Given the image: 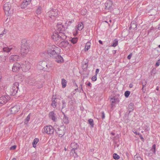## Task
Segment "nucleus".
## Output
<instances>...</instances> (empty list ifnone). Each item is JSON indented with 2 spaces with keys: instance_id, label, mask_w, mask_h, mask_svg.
Returning <instances> with one entry per match:
<instances>
[{
  "instance_id": "1",
  "label": "nucleus",
  "mask_w": 160,
  "mask_h": 160,
  "mask_svg": "<svg viewBox=\"0 0 160 160\" xmlns=\"http://www.w3.org/2000/svg\"><path fill=\"white\" fill-rule=\"evenodd\" d=\"M59 48L55 46H52L51 48L49 49L47 52H43L42 53V56H48L49 55L50 57L55 58L58 56L59 54L58 52Z\"/></svg>"
},
{
  "instance_id": "2",
  "label": "nucleus",
  "mask_w": 160,
  "mask_h": 160,
  "mask_svg": "<svg viewBox=\"0 0 160 160\" xmlns=\"http://www.w3.org/2000/svg\"><path fill=\"white\" fill-rule=\"evenodd\" d=\"M29 44L26 39H24L22 40L21 44V52L23 56L26 55L29 51Z\"/></svg>"
},
{
  "instance_id": "3",
  "label": "nucleus",
  "mask_w": 160,
  "mask_h": 160,
  "mask_svg": "<svg viewBox=\"0 0 160 160\" xmlns=\"http://www.w3.org/2000/svg\"><path fill=\"white\" fill-rule=\"evenodd\" d=\"M52 38L54 40L57 41L61 39H66L67 38V36L64 33L59 34L58 33L55 32H54L53 33Z\"/></svg>"
},
{
  "instance_id": "4",
  "label": "nucleus",
  "mask_w": 160,
  "mask_h": 160,
  "mask_svg": "<svg viewBox=\"0 0 160 160\" xmlns=\"http://www.w3.org/2000/svg\"><path fill=\"white\" fill-rule=\"evenodd\" d=\"M21 67L22 70L24 72L28 71L31 68L29 62L26 61H24L21 62Z\"/></svg>"
},
{
  "instance_id": "5",
  "label": "nucleus",
  "mask_w": 160,
  "mask_h": 160,
  "mask_svg": "<svg viewBox=\"0 0 160 160\" xmlns=\"http://www.w3.org/2000/svg\"><path fill=\"white\" fill-rule=\"evenodd\" d=\"M42 132L43 133H45L48 134H51L54 133V129L51 126H46L43 128Z\"/></svg>"
},
{
  "instance_id": "6",
  "label": "nucleus",
  "mask_w": 160,
  "mask_h": 160,
  "mask_svg": "<svg viewBox=\"0 0 160 160\" xmlns=\"http://www.w3.org/2000/svg\"><path fill=\"white\" fill-rule=\"evenodd\" d=\"M62 23L61 22L58 23L55 29L56 30L55 32L60 34L64 33L63 32L65 29V28Z\"/></svg>"
},
{
  "instance_id": "7",
  "label": "nucleus",
  "mask_w": 160,
  "mask_h": 160,
  "mask_svg": "<svg viewBox=\"0 0 160 160\" xmlns=\"http://www.w3.org/2000/svg\"><path fill=\"white\" fill-rule=\"evenodd\" d=\"M58 11L57 9H53L48 12V15L51 19L54 20L55 19V17L58 14Z\"/></svg>"
},
{
  "instance_id": "8",
  "label": "nucleus",
  "mask_w": 160,
  "mask_h": 160,
  "mask_svg": "<svg viewBox=\"0 0 160 160\" xmlns=\"http://www.w3.org/2000/svg\"><path fill=\"white\" fill-rule=\"evenodd\" d=\"M56 131L57 135H58L59 137H62L64 135L66 132V129L63 127H61L58 128L56 130Z\"/></svg>"
},
{
  "instance_id": "9",
  "label": "nucleus",
  "mask_w": 160,
  "mask_h": 160,
  "mask_svg": "<svg viewBox=\"0 0 160 160\" xmlns=\"http://www.w3.org/2000/svg\"><path fill=\"white\" fill-rule=\"evenodd\" d=\"M70 146L71 148H72L71 150L72 152V153L74 152V153L75 154V155L74 154L73 155L74 158L77 157L78 156L75 150L78 149L79 147L77 143L72 142Z\"/></svg>"
},
{
  "instance_id": "10",
  "label": "nucleus",
  "mask_w": 160,
  "mask_h": 160,
  "mask_svg": "<svg viewBox=\"0 0 160 160\" xmlns=\"http://www.w3.org/2000/svg\"><path fill=\"white\" fill-rule=\"evenodd\" d=\"M19 83L18 82H15L13 84V86L11 90L12 95H15L19 89Z\"/></svg>"
},
{
  "instance_id": "11",
  "label": "nucleus",
  "mask_w": 160,
  "mask_h": 160,
  "mask_svg": "<svg viewBox=\"0 0 160 160\" xmlns=\"http://www.w3.org/2000/svg\"><path fill=\"white\" fill-rule=\"evenodd\" d=\"M10 99V97L8 95L2 96L0 98V103L4 104Z\"/></svg>"
},
{
  "instance_id": "12",
  "label": "nucleus",
  "mask_w": 160,
  "mask_h": 160,
  "mask_svg": "<svg viewBox=\"0 0 160 160\" xmlns=\"http://www.w3.org/2000/svg\"><path fill=\"white\" fill-rule=\"evenodd\" d=\"M105 9L106 10H108L110 11H111L113 8L112 3V2L110 0L107 1V2L105 3Z\"/></svg>"
},
{
  "instance_id": "13",
  "label": "nucleus",
  "mask_w": 160,
  "mask_h": 160,
  "mask_svg": "<svg viewBox=\"0 0 160 160\" xmlns=\"http://www.w3.org/2000/svg\"><path fill=\"white\" fill-rule=\"evenodd\" d=\"M21 68V64L17 62L14 64L12 69L13 72H16L19 71Z\"/></svg>"
},
{
  "instance_id": "14",
  "label": "nucleus",
  "mask_w": 160,
  "mask_h": 160,
  "mask_svg": "<svg viewBox=\"0 0 160 160\" xmlns=\"http://www.w3.org/2000/svg\"><path fill=\"white\" fill-rule=\"evenodd\" d=\"M20 58L17 55H13L11 56L9 58L10 62H13L18 61L20 60Z\"/></svg>"
},
{
  "instance_id": "15",
  "label": "nucleus",
  "mask_w": 160,
  "mask_h": 160,
  "mask_svg": "<svg viewBox=\"0 0 160 160\" xmlns=\"http://www.w3.org/2000/svg\"><path fill=\"white\" fill-rule=\"evenodd\" d=\"M11 5L9 2L6 3L3 6V9L6 13L7 12L8 14L9 13V11L11 8Z\"/></svg>"
},
{
  "instance_id": "16",
  "label": "nucleus",
  "mask_w": 160,
  "mask_h": 160,
  "mask_svg": "<svg viewBox=\"0 0 160 160\" xmlns=\"http://www.w3.org/2000/svg\"><path fill=\"white\" fill-rule=\"evenodd\" d=\"M20 109L19 106L15 105L10 108L11 113L14 114L17 112Z\"/></svg>"
},
{
  "instance_id": "17",
  "label": "nucleus",
  "mask_w": 160,
  "mask_h": 160,
  "mask_svg": "<svg viewBox=\"0 0 160 160\" xmlns=\"http://www.w3.org/2000/svg\"><path fill=\"white\" fill-rule=\"evenodd\" d=\"M26 82L28 83L30 85H34L36 81L33 78L30 77H28L26 80Z\"/></svg>"
},
{
  "instance_id": "18",
  "label": "nucleus",
  "mask_w": 160,
  "mask_h": 160,
  "mask_svg": "<svg viewBox=\"0 0 160 160\" xmlns=\"http://www.w3.org/2000/svg\"><path fill=\"white\" fill-rule=\"evenodd\" d=\"M49 116L50 118L53 121H55L57 119L56 117V114L53 112L52 111L50 112L49 114Z\"/></svg>"
},
{
  "instance_id": "19",
  "label": "nucleus",
  "mask_w": 160,
  "mask_h": 160,
  "mask_svg": "<svg viewBox=\"0 0 160 160\" xmlns=\"http://www.w3.org/2000/svg\"><path fill=\"white\" fill-rule=\"evenodd\" d=\"M68 44L69 43L68 41L66 40H64L61 41L59 43V45L60 47L65 48L66 47Z\"/></svg>"
},
{
  "instance_id": "20",
  "label": "nucleus",
  "mask_w": 160,
  "mask_h": 160,
  "mask_svg": "<svg viewBox=\"0 0 160 160\" xmlns=\"http://www.w3.org/2000/svg\"><path fill=\"white\" fill-rule=\"evenodd\" d=\"M55 58L56 59V61L58 63H61L63 61V59L62 57L60 55H59V54H58V56Z\"/></svg>"
},
{
  "instance_id": "21",
  "label": "nucleus",
  "mask_w": 160,
  "mask_h": 160,
  "mask_svg": "<svg viewBox=\"0 0 160 160\" xmlns=\"http://www.w3.org/2000/svg\"><path fill=\"white\" fill-rule=\"evenodd\" d=\"M62 113L64 115L63 121L65 124H67L69 122L68 118L65 115V113L63 112H62Z\"/></svg>"
},
{
  "instance_id": "22",
  "label": "nucleus",
  "mask_w": 160,
  "mask_h": 160,
  "mask_svg": "<svg viewBox=\"0 0 160 160\" xmlns=\"http://www.w3.org/2000/svg\"><path fill=\"white\" fill-rule=\"evenodd\" d=\"M136 28L137 26L136 24V22L134 21L132 22L129 28V29H132L134 30L136 28Z\"/></svg>"
},
{
  "instance_id": "23",
  "label": "nucleus",
  "mask_w": 160,
  "mask_h": 160,
  "mask_svg": "<svg viewBox=\"0 0 160 160\" xmlns=\"http://www.w3.org/2000/svg\"><path fill=\"white\" fill-rule=\"evenodd\" d=\"M28 4H29L27 2H25L23 0L21 5V8H25Z\"/></svg>"
},
{
  "instance_id": "24",
  "label": "nucleus",
  "mask_w": 160,
  "mask_h": 160,
  "mask_svg": "<svg viewBox=\"0 0 160 160\" xmlns=\"http://www.w3.org/2000/svg\"><path fill=\"white\" fill-rule=\"evenodd\" d=\"M77 29L78 30H81L83 28V24L82 22H81L77 25Z\"/></svg>"
},
{
  "instance_id": "25",
  "label": "nucleus",
  "mask_w": 160,
  "mask_h": 160,
  "mask_svg": "<svg viewBox=\"0 0 160 160\" xmlns=\"http://www.w3.org/2000/svg\"><path fill=\"white\" fill-rule=\"evenodd\" d=\"M91 46V43L89 42H87L85 47V51H87L90 48Z\"/></svg>"
},
{
  "instance_id": "26",
  "label": "nucleus",
  "mask_w": 160,
  "mask_h": 160,
  "mask_svg": "<svg viewBox=\"0 0 160 160\" xmlns=\"http://www.w3.org/2000/svg\"><path fill=\"white\" fill-rule=\"evenodd\" d=\"M56 99V98H52V106L54 108L56 107L57 106L56 102L55 101Z\"/></svg>"
},
{
  "instance_id": "27",
  "label": "nucleus",
  "mask_w": 160,
  "mask_h": 160,
  "mask_svg": "<svg viewBox=\"0 0 160 160\" xmlns=\"http://www.w3.org/2000/svg\"><path fill=\"white\" fill-rule=\"evenodd\" d=\"M12 49V48H8V47H5L3 48V51L4 52H6L8 53L10 52Z\"/></svg>"
},
{
  "instance_id": "28",
  "label": "nucleus",
  "mask_w": 160,
  "mask_h": 160,
  "mask_svg": "<svg viewBox=\"0 0 160 160\" xmlns=\"http://www.w3.org/2000/svg\"><path fill=\"white\" fill-rule=\"evenodd\" d=\"M39 141V139L38 138H35L33 141L32 144L33 147L34 148H35L36 146V144Z\"/></svg>"
},
{
  "instance_id": "29",
  "label": "nucleus",
  "mask_w": 160,
  "mask_h": 160,
  "mask_svg": "<svg viewBox=\"0 0 160 160\" xmlns=\"http://www.w3.org/2000/svg\"><path fill=\"white\" fill-rule=\"evenodd\" d=\"M62 87L63 88H65L66 87L67 81L64 78H62Z\"/></svg>"
},
{
  "instance_id": "30",
  "label": "nucleus",
  "mask_w": 160,
  "mask_h": 160,
  "mask_svg": "<svg viewBox=\"0 0 160 160\" xmlns=\"http://www.w3.org/2000/svg\"><path fill=\"white\" fill-rule=\"evenodd\" d=\"M40 7H38L36 11L37 17L39 19V16L40 15Z\"/></svg>"
},
{
  "instance_id": "31",
  "label": "nucleus",
  "mask_w": 160,
  "mask_h": 160,
  "mask_svg": "<svg viewBox=\"0 0 160 160\" xmlns=\"http://www.w3.org/2000/svg\"><path fill=\"white\" fill-rule=\"evenodd\" d=\"M30 118V113L27 116L26 118L24 120L25 124H27L28 121H29Z\"/></svg>"
},
{
  "instance_id": "32",
  "label": "nucleus",
  "mask_w": 160,
  "mask_h": 160,
  "mask_svg": "<svg viewBox=\"0 0 160 160\" xmlns=\"http://www.w3.org/2000/svg\"><path fill=\"white\" fill-rule=\"evenodd\" d=\"M88 62H85L82 64V68L83 70H85L87 68L88 66Z\"/></svg>"
},
{
  "instance_id": "33",
  "label": "nucleus",
  "mask_w": 160,
  "mask_h": 160,
  "mask_svg": "<svg viewBox=\"0 0 160 160\" xmlns=\"http://www.w3.org/2000/svg\"><path fill=\"white\" fill-rule=\"evenodd\" d=\"M78 38H72L71 40V42L73 44H75L77 42Z\"/></svg>"
},
{
  "instance_id": "34",
  "label": "nucleus",
  "mask_w": 160,
  "mask_h": 160,
  "mask_svg": "<svg viewBox=\"0 0 160 160\" xmlns=\"http://www.w3.org/2000/svg\"><path fill=\"white\" fill-rule=\"evenodd\" d=\"M118 39H115L113 42V44L112 45V46L113 47H116L117 45L118 44Z\"/></svg>"
},
{
  "instance_id": "35",
  "label": "nucleus",
  "mask_w": 160,
  "mask_h": 160,
  "mask_svg": "<svg viewBox=\"0 0 160 160\" xmlns=\"http://www.w3.org/2000/svg\"><path fill=\"white\" fill-rule=\"evenodd\" d=\"M88 123L91 126L92 128L93 127V121L92 119H89L88 120Z\"/></svg>"
},
{
  "instance_id": "36",
  "label": "nucleus",
  "mask_w": 160,
  "mask_h": 160,
  "mask_svg": "<svg viewBox=\"0 0 160 160\" xmlns=\"http://www.w3.org/2000/svg\"><path fill=\"white\" fill-rule=\"evenodd\" d=\"M113 157L114 159L116 160H118L120 158V156L115 153L113 154Z\"/></svg>"
},
{
  "instance_id": "37",
  "label": "nucleus",
  "mask_w": 160,
  "mask_h": 160,
  "mask_svg": "<svg viewBox=\"0 0 160 160\" xmlns=\"http://www.w3.org/2000/svg\"><path fill=\"white\" fill-rule=\"evenodd\" d=\"M151 151L154 154H155L156 153V145L154 144L152 146V148L151 149Z\"/></svg>"
},
{
  "instance_id": "38",
  "label": "nucleus",
  "mask_w": 160,
  "mask_h": 160,
  "mask_svg": "<svg viewBox=\"0 0 160 160\" xmlns=\"http://www.w3.org/2000/svg\"><path fill=\"white\" fill-rule=\"evenodd\" d=\"M6 60V57L5 56H0V61L4 62Z\"/></svg>"
},
{
  "instance_id": "39",
  "label": "nucleus",
  "mask_w": 160,
  "mask_h": 160,
  "mask_svg": "<svg viewBox=\"0 0 160 160\" xmlns=\"http://www.w3.org/2000/svg\"><path fill=\"white\" fill-rule=\"evenodd\" d=\"M130 91H126L124 93L125 96L126 98H128L130 95Z\"/></svg>"
},
{
  "instance_id": "40",
  "label": "nucleus",
  "mask_w": 160,
  "mask_h": 160,
  "mask_svg": "<svg viewBox=\"0 0 160 160\" xmlns=\"http://www.w3.org/2000/svg\"><path fill=\"white\" fill-rule=\"evenodd\" d=\"M134 160H143L140 157H138L136 155L134 156Z\"/></svg>"
},
{
  "instance_id": "41",
  "label": "nucleus",
  "mask_w": 160,
  "mask_h": 160,
  "mask_svg": "<svg viewBox=\"0 0 160 160\" xmlns=\"http://www.w3.org/2000/svg\"><path fill=\"white\" fill-rule=\"evenodd\" d=\"M97 75H95L94 76H93L91 78L92 81H96L97 79Z\"/></svg>"
},
{
  "instance_id": "42",
  "label": "nucleus",
  "mask_w": 160,
  "mask_h": 160,
  "mask_svg": "<svg viewBox=\"0 0 160 160\" xmlns=\"http://www.w3.org/2000/svg\"><path fill=\"white\" fill-rule=\"evenodd\" d=\"M62 109L66 107L65 102L64 100L62 101Z\"/></svg>"
},
{
  "instance_id": "43",
  "label": "nucleus",
  "mask_w": 160,
  "mask_h": 160,
  "mask_svg": "<svg viewBox=\"0 0 160 160\" xmlns=\"http://www.w3.org/2000/svg\"><path fill=\"white\" fill-rule=\"evenodd\" d=\"M110 101L111 102V103H113L114 104L116 102V99L115 98H112L111 99Z\"/></svg>"
},
{
  "instance_id": "44",
  "label": "nucleus",
  "mask_w": 160,
  "mask_h": 160,
  "mask_svg": "<svg viewBox=\"0 0 160 160\" xmlns=\"http://www.w3.org/2000/svg\"><path fill=\"white\" fill-rule=\"evenodd\" d=\"M160 64V59L158 60L157 61V62L156 63V65H155L156 66V67L158 66Z\"/></svg>"
},
{
  "instance_id": "45",
  "label": "nucleus",
  "mask_w": 160,
  "mask_h": 160,
  "mask_svg": "<svg viewBox=\"0 0 160 160\" xmlns=\"http://www.w3.org/2000/svg\"><path fill=\"white\" fill-rule=\"evenodd\" d=\"M16 147H17V146L16 145L12 146L10 147V150H14L16 148Z\"/></svg>"
},
{
  "instance_id": "46",
  "label": "nucleus",
  "mask_w": 160,
  "mask_h": 160,
  "mask_svg": "<svg viewBox=\"0 0 160 160\" xmlns=\"http://www.w3.org/2000/svg\"><path fill=\"white\" fill-rule=\"evenodd\" d=\"M72 23V21H70L69 22H66L65 23V24L67 25V26L69 25Z\"/></svg>"
},
{
  "instance_id": "47",
  "label": "nucleus",
  "mask_w": 160,
  "mask_h": 160,
  "mask_svg": "<svg viewBox=\"0 0 160 160\" xmlns=\"http://www.w3.org/2000/svg\"><path fill=\"white\" fill-rule=\"evenodd\" d=\"M133 104L132 103H130L128 105V108H129L132 109L133 108Z\"/></svg>"
},
{
  "instance_id": "48",
  "label": "nucleus",
  "mask_w": 160,
  "mask_h": 160,
  "mask_svg": "<svg viewBox=\"0 0 160 160\" xmlns=\"http://www.w3.org/2000/svg\"><path fill=\"white\" fill-rule=\"evenodd\" d=\"M114 104L113 103H111L110 105L111 109V110H112L114 108Z\"/></svg>"
},
{
  "instance_id": "49",
  "label": "nucleus",
  "mask_w": 160,
  "mask_h": 160,
  "mask_svg": "<svg viewBox=\"0 0 160 160\" xmlns=\"http://www.w3.org/2000/svg\"><path fill=\"white\" fill-rule=\"evenodd\" d=\"M132 56V53H131L127 57V58L128 59H130L131 58Z\"/></svg>"
},
{
  "instance_id": "50",
  "label": "nucleus",
  "mask_w": 160,
  "mask_h": 160,
  "mask_svg": "<svg viewBox=\"0 0 160 160\" xmlns=\"http://www.w3.org/2000/svg\"><path fill=\"white\" fill-rule=\"evenodd\" d=\"M99 72V69H96L95 71V75H97L98 74V72Z\"/></svg>"
},
{
  "instance_id": "51",
  "label": "nucleus",
  "mask_w": 160,
  "mask_h": 160,
  "mask_svg": "<svg viewBox=\"0 0 160 160\" xmlns=\"http://www.w3.org/2000/svg\"><path fill=\"white\" fill-rule=\"evenodd\" d=\"M102 119H103L105 117V114L104 113V112H102Z\"/></svg>"
},
{
  "instance_id": "52",
  "label": "nucleus",
  "mask_w": 160,
  "mask_h": 160,
  "mask_svg": "<svg viewBox=\"0 0 160 160\" xmlns=\"http://www.w3.org/2000/svg\"><path fill=\"white\" fill-rule=\"evenodd\" d=\"M139 135L140 138L141 139L142 141H143L144 140V138H143L142 135L140 134Z\"/></svg>"
},
{
  "instance_id": "53",
  "label": "nucleus",
  "mask_w": 160,
  "mask_h": 160,
  "mask_svg": "<svg viewBox=\"0 0 160 160\" xmlns=\"http://www.w3.org/2000/svg\"><path fill=\"white\" fill-rule=\"evenodd\" d=\"M147 83L146 82H145V83H144L143 82H142V87H143V88H144V87L145 86L146 84Z\"/></svg>"
},
{
  "instance_id": "54",
  "label": "nucleus",
  "mask_w": 160,
  "mask_h": 160,
  "mask_svg": "<svg viewBox=\"0 0 160 160\" xmlns=\"http://www.w3.org/2000/svg\"><path fill=\"white\" fill-rule=\"evenodd\" d=\"M26 2H27L28 4L30 3L31 0H24Z\"/></svg>"
},
{
  "instance_id": "55",
  "label": "nucleus",
  "mask_w": 160,
  "mask_h": 160,
  "mask_svg": "<svg viewBox=\"0 0 160 160\" xmlns=\"http://www.w3.org/2000/svg\"><path fill=\"white\" fill-rule=\"evenodd\" d=\"M87 85L90 87H92V85H91V83L90 82H89L88 84H87Z\"/></svg>"
},
{
  "instance_id": "56",
  "label": "nucleus",
  "mask_w": 160,
  "mask_h": 160,
  "mask_svg": "<svg viewBox=\"0 0 160 160\" xmlns=\"http://www.w3.org/2000/svg\"><path fill=\"white\" fill-rule=\"evenodd\" d=\"M133 84H132V83H130V84H129V88H132V87H133Z\"/></svg>"
},
{
  "instance_id": "57",
  "label": "nucleus",
  "mask_w": 160,
  "mask_h": 160,
  "mask_svg": "<svg viewBox=\"0 0 160 160\" xmlns=\"http://www.w3.org/2000/svg\"><path fill=\"white\" fill-rule=\"evenodd\" d=\"M43 67L42 68L41 67V69H42V70H43L44 71H46V69H47L46 68V69H44L45 68H43V67Z\"/></svg>"
},
{
  "instance_id": "58",
  "label": "nucleus",
  "mask_w": 160,
  "mask_h": 160,
  "mask_svg": "<svg viewBox=\"0 0 160 160\" xmlns=\"http://www.w3.org/2000/svg\"><path fill=\"white\" fill-rule=\"evenodd\" d=\"M99 42L101 44H103L101 40H99Z\"/></svg>"
},
{
  "instance_id": "59",
  "label": "nucleus",
  "mask_w": 160,
  "mask_h": 160,
  "mask_svg": "<svg viewBox=\"0 0 160 160\" xmlns=\"http://www.w3.org/2000/svg\"><path fill=\"white\" fill-rule=\"evenodd\" d=\"M80 86H81V90L82 91V92H83V90L82 89V84H80Z\"/></svg>"
},
{
  "instance_id": "60",
  "label": "nucleus",
  "mask_w": 160,
  "mask_h": 160,
  "mask_svg": "<svg viewBox=\"0 0 160 160\" xmlns=\"http://www.w3.org/2000/svg\"><path fill=\"white\" fill-rule=\"evenodd\" d=\"M134 132V133H135L136 134V135H139L140 134L139 133V132Z\"/></svg>"
},
{
  "instance_id": "61",
  "label": "nucleus",
  "mask_w": 160,
  "mask_h": 160,
  "mask_svg": "<svg viewBox=\"0 0 160 160\" xmlns=\"http://www.w3.org/2000/svg\"><path fill=\"white\" fill-rule=\"evenodd\" d=\"M142 91H143L144 92H145V91H146V90H144V88H143V87H142Z\"/></svg>"
},
{
  "instance_id": "62",
  "label": "nucleus",
  "mask_w": 160,
  "mask_h": 160,
  "mask_svg": "<svg viewBox=\"0 0 160 160\" xmlns=\"http://www.w3.org/2000/svg\"><path fill=\"white\" fill-rule=\"evenodd\" d=\"M111 134L112 135L114 136L115 135V133L113 132H111Z\"/></svg>"
},
{
  "instance_id": "63",
  "label": "nucleus",
  "mask_w": 160,
  "mask_h": 160,
  "mask_svg": "<svg viewBox=\"0 0 160 160\" xmlns=\"http://www.w3.org/2000/svg\"><path fill=\"white\" fill-rule=\"evenodd\" d=\"M6 31H5V30H4L3 31V33H2V34H3H3H4L5 33H6Z\"/></svg>"
},
{
  "instance_id": "64",
  "label": "nucleus",
  "mask_w": 160,
  "mask_h": 160,
  "mask_svg": "<svg viewBox=\"0 0 160 160\" xmlns=\"http://www.w3.org/2000/svg\"><path fill=\"white\" fill-rule=\"evenodd\" d=\"M3 34H2V33L0 34V37H2L3 36Z\"/></svg>"
}]
</instances>
